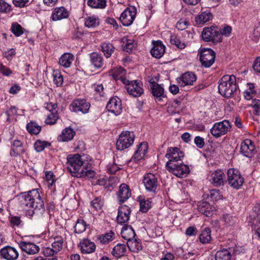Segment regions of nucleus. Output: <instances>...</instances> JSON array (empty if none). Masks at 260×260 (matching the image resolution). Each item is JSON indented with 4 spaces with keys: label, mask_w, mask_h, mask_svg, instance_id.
I'll list each match as a JSON object with an SVG mask.
<instances>
[{
    "label": "nucleus",
    "mask_w": 260,
    "mask_h": 260,
    "mask_svg": "<svg viewBox=\"0 0 260 260\" xmlns=\"http://www.w3.org/2000/svg\"><path fill=\"white\" fill-rule=\"evenodd\" d=\"M90 105L84 99L74 100L70 105V110L74 112H81L86 114L88 112Z\"/></svg>",
    "instance_id": "4468645a"
},
{
    "label": "nucleus",
    "mask_w": 260,
    "mask_h": 260,
    "mask_svg": "<svg viewBox=\"0 0 260 260\" xmlns=\"http://www.w3.org/2000/svg\"><path fill=\"white\" fill-rule=\"evenodd\" d=\"M185 234L189 236H194L198 234V231L194 226H189L186 230Z\"/></svg>",
    "instance_id": "338daca9"
},
{
    "label": "nucleus",
    "mask_w": 260,
    "mask_h": 260,
    "mask_svg": "<svg viewBox=\"0 0 260 260\" xmlns=\"http://www.w3.org/2000/svg\"><path fill=\"white\" fill-rule=\"evenodd\" d=\"M139 199L140 202V210L143 213L147 212L151 208V202L148 199L145 200V199H142L140 200V197H139Z\"/></svg>",
    "instance_id": "49530a36"
},
{
    "label": "nucleus",
    "mask_w": 260,
    "mask_h": 260,
    "mask_svg": "<svg viewBox=\"0 0 260 260\" xmlns=\"http://www.w3.org/2000/svg\"><path fill=\"white\" fill-rule=\"evenodd\" d=\"M194 142L199 148H202L205 145L204 139L200 136L196 137Z\"/></svg>",
    "instance_id": "69168bd1"
},
{
    "label": "nucleus",
    "mask_w": 260,
    "mask_h": 260,
    "mask_svg": "<svg viewBox=\"0 0 260 260\" xmlns=\"http://www.w3.org/2000/svg\"><path fill=\"white\" fill-rule=\"evenodd\" d=\"M88 5L93 8H104L106 6V0H88Z\"/></svg>",
    "instance_id": "79ce46f5"
},
{
    "label": "nucleus",
    "mask_w": 260,
    "mask_h": 260,
    "mask_svg": "<svg viewBox=\"0 0 260 260\" xmlns=\"http://www.w3.org/2000/svg\"><path fill=\"white\" fill-rule=\"evenodd\" d=\"M148 150L147 144L145 142L141 143L138 146L137 150L133 155L132 160L136 162L143 159Z\"/></svg>",
    "instance_id": "b1692460"
},
{
    "label": "nucleus",
    "mask_w": 260,
    "mask_h": 260,
    "mask_svg": "<svg viewBox=\"0 0 260 260\" xmlns=\"http://www.w3.org/2000/svg\"><path fill=\"white\" fill-rule=\"evenodd\" d=\"M166 169L169 172L180 178L186 177L190 172L188 166L185 165L182 160L175 164L172 163L170 166L166 167Z\"/></svg>",
    "instance_id": "20e7f679"
},
{
    "label": "nucleus",
    "mask_w": 260,
    "mask_h": 260,
    "mask_svg": "<svg viewBox=\"0 0 260 260\" xmlns=\"http://www.w3.org/2000/svg\"><path fill=\"white\" fill-rule=\"evenodd\" d=\"M137 14V9L134 6H130L125 9L121 13L120 20L123 26H130L135 20Z\"/></svg>",
    "instance_id": "9d476101"
},
{
    "label": "nucleus",
    "mask_w": 260,
    "mask_h": 260,
    "mask_svg": "<svg viewBox=\"0 0 260 260\" xmlns=\"http://www.w3.org/2000/svg\"><path fill=\"white\" fill-rule=\"evenodd\" d=\"M87 224L86 222L82 219H78L74 226L75 232L77 234H81L86 230Z\"/></svg>",
    "instance_id": "a19ab883"
},
{
    "label": "nucleus",
    "mask_w": 260,
    "mask_h": 260,
    "mask_svg": "<svg viewBox=\"0 0 260 260\" xmlns=\"http://www.w3.org/2000/svg\"><path fill=\"white\" fill-rule=\"evenodd\" d=\"M184 156V153L178 148H168L165 157H167L169 160L167 162L166 167L170 166L172 163L175 164L179 161H181V158H183Z\"/></svg>",
    "instance_id": "9b49d317"
},
{
    "label": "nucleus",
    "mask_w": 260,
    "mask_h": 260,
    "mask_svg": "<svg viewBox=\"0 0 260 260\" xmlns=\"http://www.w3.org/2000/svg\"><path fill=\"white\" fill-rule=\"evenodd\" d=\"M135 135L133 132H123L119 137L116 142L117 149L120 150L125 149L130 147L134 143Z\"/></svg>",
    "instance_id": "423d86ee"
},
{
    "label": "nucleus",
    "mask_w": 260,
    "mask_h": 260,
    "mask_svg": "<svg viewBox=\"0 0 260 260\" xmlns=\"http://www.w3.org/2000/svg\"><path fill=\"white\" fill-rule=\"evenodd\" d=\"M202 39L206 42L216 44L221 41V34L216 28L205 27L202 33Z\"/></svg>",
    "instance_id": "0eeeda50"
},
{
    "label": "nucleus",
    "mask_w": 260,
    "mask_h": 260,
    "mask_svg": "<svg viewBox=\"0 0 260 260\" xmlns=\"http://www.w3.org/2000/svg\"><path fill=\"white\" fill-rule=\"evenodd\" d=\"M0 73L4 76H9L12 73V71L9 68L0 63Z\"/></svg>",
    "instance_id": "0e129e2a"
},
{
    "label": "nucleus",
    "mask_w": 260,
    "mask_h": 260,
    "mask_svg": "<svg viewBox=\"0 0 260 260\" xmlns=\"http://www.w3.org/2000/svg\"><path fill=\"white\" fill-rule=\"evenodd\" d=\"M58 118L57 111L53 112L47 116L45 122L47 124L52 125L55 124Z\"/></svg>",
    "instance_id": "09e8293b"
},
{
    "label": "nucleus",
    "mask_w": 260,
    "mask_h": 260,
    "mask_svg": "<svg viewBox=\"0 0 260 260\" xmlns=\"http://www.w3.org/2000/svg\"><path fill=\"white\" fill-rule=\"evenodd\" d=\"M212 15L209 11L202 12L196 17V21L198 24H203L211 20Z\"/></svg>",
    "instance_id": "f704fd0d"
},
{
    "label": "nucleus",
    "mask_w": 260,
    "mask_h": 260,
    "mask_svg": "<svg viewBox=\"0 0 260 260\" xmlns=\"http://www.w3.org/2000/svg\"><path fill=\"white\" fill-rule=\"evenodd\" d=\"M50 146V143L49 142L46 141H42L40 140L36 141L34 144L35 149L38 152L42 151L45 148H47Z\"/></svg>",
    "instance_id": "37998d69"
},
{
    "label": "nucleus",
    "mask_w": 260,
    "mask_h": 260,
    "mask_svg": "<svg viewBox=\"0 0 260 260\" xmlns=\"http://www.w3.org/2000/svg\"><path fill=\"white\" fill-rule=\"evenodd\" d=\"M22 143L18 140L13 142L12 150L16 155H20L24 153V149L22 148Z\"/></svg>",
    "instance_id": "c03bdc74"
},
{
    "label": "nucleus",
    "mask_w": 260,
    "mask_h": 260,
    "mask_svg": "<svg viewBox=\"0 0 260 260\" xmlns=\"http://www.w3.org/2000/svg\"><path fill=\"white\" fill-rule=\"evenodd\" d=\"M197 80V77L194 73L191 72H187L183 74L181 76L177 79L178 83L181 87L191 85Z\"/></svg>",
    "instance_id": "6ab92c4d"
},
{
    "label": "nucleus",
    "mask_w": 260,
    "mask_h": 260,
    "mask_svg": "<svg viewBox=\"0 0 260 260\" xmlns=\"http://www.w3.org/2000/svg\"><path fill=\"white\" fill-rule=\"evenodd\" d=\"M22 205L27 207L39 208L41 212L44 211V204L37 189H32L27 192L21 193L19 196Z\"/></svg>",
    "instance_id": "f03ea898"
},
{
    "label": "nucleus",
    "mask_w": 260,
    "mask_h": 260,
    "mask_svg": "<svg viewBox=\"0 0 260 260\" xmlns=\"http://www.w3.org/2000/svg\"><path fill=\"white\" fill-rule=\"evenodd\" d=\"M188 24V22L185 19H180L176 24V28L179 30L185 29Z\"/></svg>",
    "instance_id": "680f3d73"
},
{
    "label": "nucleus",
    "mask_w": 260,
    "mask_h": 260,
    "mask_svg": "<svg viewBox=\"0 0 260 260\" xmlns=\"http://www.w3.org/2000/svg\"><path fill=\"white\" fill-rule=\"evenodd\" d=\"M11 31L16 37H19L23 33L22 26L17 23H15L12 24L11 27Z\"/></svg>",
    "instance_id": "603ef678"
},
{
    "label": "nucleus",
    "mask_w": 260,
    "mask_h": 260,
    "mask_svg": "<svg viewBox=\"0 0 260 260\" xmlns=\"http://www.w3.org/2000/svg\"><path fill=\"white\" fill-rule=\"evenodd\" d=\"M225 175L221 170H216L211 175L210 181L215 186L223 185L225 182Z\"/></svg>",
    "instance_id": "412c9836"
},
{
    "label": "nucleus",
    "mask_w": 260,
    "mask_h": 260,
    "mask_svg": "<svg viewBox=\"0 0 260 260\" xmlns=\"http://www.w3.org/2000/svg\"><path fill=\"white\" fill-rule=\"evenodd\" d=\"M218 91L223 96L231 98L237 90L236 78L234 75L223 76L218 82Z\"/></svg>",
    "instance_id": "7ed1b4c3"
},
{
    "label": "nucleus",
    "mask_w": 260,
    "mask_h": 260,
    "mask_svg": "<svg viewBox=\"0 0 260 260\" xmlns=\"http://www.w3.org/2000/svg\"><path fill=\"white\" fill-rule=\"evenodd\" d=\"M251 106L253 108V113L255 115H260V100L254 99L252 100Z\"/></svg>",
    "instance_id": "5fc2aeb1"
},
{
    "label": "nucleus",
    "mask_w": 260,
    "mask_h": 260,
    "mask_svg": "<svg viewBox=\"0 0 260 260\" xmlns=\"http://www.w3.org/2000/svg\"><path fill=\"white\" fill-rule=\"evenodd\" d=\"M19 245L22 251L29 254H36L40 250L39 247L32 243L21 241Z\"/></svg>",
    "instance_id": "393cba45"
},
{
    "label": "nucleus",
    "mask_w": 260,
    "mask_h": 260,
    "mask_svg": "<svg viewBox=\"0 0 260 260\" xmlns=\"http://www.w3.org/2000/svg\"><path fill=\"white\" fill-rule=\"evenodd\" d=\"M211 231L209 228H205L200 235L199 239L201 243L206 244L209 243L211 239Z\"/></svg>",
    "instance_id": "ea45409f"
},
{
    "label": "nucleus",
    "mask_w": 260,
    "mask_h": 260,
    "mask_svg": "<svg viewBox=\"0 0 260 260\" xmlns=\"http://www.w3.org/2000/svg\"><path fill=\"white\" fill-rule=\"evenodd\" d=\"M198 210L205 216H210L214 211V208L212 207L207 202L201 201L198 204Z\"/></svg>",
    "instance_id": "cd10ccee"
},
{
    "label": "nucleus",
    "mask_w": 260,
    "mask_h": 260,
    "mask_svg": "<svg viewBox=\"0 0 260 260\" xmlns=\"http://www.w3.org/2000/svg\"><path fill=\"white\" fill-rule=\"evenodd\" d=\"M11 6L3 0H0V12L7 13L10 11Z\"/></svg>",
    "instance_id": "bf43d9fd"
},
{
    "label": "nucleus",
    "mask_w": 260,
    "mask_h": 260,
    "mask_svg": "<svg viewBox=\"0 0 260 260\" xmlns=\"http://www.w3.org/2000/svg\"><path fill=\"white\" fill-rule=\"evenodd\" d=\"M143 182L147 191L156 193L158 190L159 182L157 178L152 173L146 174L144 176Z\"/></svg>",
    "instance_id": "1a4fd4ad"
},
{
    "label": "nucleus",
    "mask_w": 260,
    "mask_h": 260,
    "mask_svg": "<svg viewBox=\"0 0 260 260\" xmlns=\"http://www.w3.org/2000/svg\"><path fill=\"white\" fill-rule=\"evenodd\" d=\"M215 53L211 49H204L200 52V60L206 68L211 67L215 61Z\"/></svg>",
    "instance_id": "f8f14e48"
},
{
    "label": "nucleus",
    "mask_w": 260,
    "mask_h": 260,
    "mask_svg": "<svg viewBox=\"0 0 260 260\" xmlns=\"http://www.w3.org/2000/svg\"><path fill=\"white\" fill-rule=\"evenodd\" d=\"M170 43L172 45H175L176 47L180 49H183L185 47L184 44L182 43L180 40L175 36H171Z\"/></svg>",
    "instance_id": "864d4df0"
},
{
    "label": "nucleus",
    "mask_w": 260,
    "mask_h": 260,
    "mask_svg": "<svg viewBox=\"0 0 260 260\" xmlns=\"http://www.w3.org/2000/svg\"><path fill=\"white\" fill-rule=\"evenodd\" d=\"M91 63L97 69L102 68L104 64V59L102 54L93 52L89 54Z\"/></svg>",
    "instance_id": "473e14b6"
},
{
    "label": "nucleus",
    "mask_w": 260,
    "mask_h": 260,
    "mask_svg": "<svg viewBox=\"0 0 260 260\" xmlns=\"http://www.w3.org/2000/svg\"><path fill=\"white\" fill-rule=\"evenodd\" d=\"M229 184L233 188L238 189L243 184L244 179L239 171L235 169H230L227 172Z\"/></svg>",
    "instance_id": "39448f33"
},
{
    "label": "nucleus",
    "mask_w": 260,
    "mask_h": 260,
    "mask_svg": "<svg viewBox=\"0 0 260 260\" xmlns=\"http://www.w3.org/2000/svg\"><path fill=\"white\" fill-rule=\"evenodd\" d=\"M223 220L229 226L233 225L235 222V219L230 214H226L223 216Z\"/></svg>",
    "instance_id": "e2e57ef3"
},
{
    "label": "nucleus",
    "mask_w": 260,
    "mask_h": 260,
    "mask_svg": "<svg viewBox=\"0 0 260 260\" xmlns=\"http://www.w3.org/2000/svg\"><path fill=\"white\" fill-rule=\"evenodd\" d=\"M74 59V55L71 53H64L59 59V63L64 68L71 66Z\"/></svg>",
    "instance_id": "c9c22d12"
},
{
    "label": "nucleus",
    "mask_w": 260,
    "mask_h": 260,
    "mask_svg": "<svg viewBox=\"0 0 260 260\" xmlns=\"http://www.w3.org/2000/svg\"><path fill=\"white\" fill-rule=\"evenodd\" d=\"M236 254L235 249L223 248L216 253L215 260H230L233 255Z\"/></svg>",
    "instance_id": "5701e85b"
},
{
    "label": "nucleus",
    "mask_w": 260,
    "mask_h": 260,
    "mask_svg": "<svg viewBox=\"0 0 260 260\" xmlns=\"http://www.w3.org/2000/svg\"><path fill=\"white\" fill-rule=\"evenodd\" d=\"M131 210L130 208L126 205H122L119 207L117 221L119 224H123L127 222L129 219V215Z\"/></svg>",
    "instance_id": "a211bd4d"
},
{
    "label": "nucleus",
    "mask_w": 260,
    "mask_h": 260,
    "mask_svg": "<svg viewBox=\"0 0 260 260\" xmlns=\"http://www.w3.org/2000/svg\"><path fill=\"white\" fill-rule=\"evenodd\" d=\"M121 235L123 239L127 241L133 240L136 236V233L132 226L127 224L122 228Z\"/></svg>",
    "instance_id": "2f4dec72"
},
{
    "label": "nucleus",
    "mask_w": 260,
    "mask_h": 260,
    "mask_svg": "<svg viewBox=\"0 0 260 260\" xmlns=\"http://www.w3.org/2000/svg\"><path fill=\"white\" fill-rule=\"evenodd\" d=\"M151 93L156 102H160L166 96L164 93V89L160 85L155 82L153 79L149 80Z\"/></svg>",
    "instance_id": "2eb2a0df"
},
{
    "label": "nucleus",
    "mask_w": 260,
    "mask_h": 260,
    "mask_svg": "<svg viewBox=\"0 0 260 260\" xmlns=\"http://www.w3.org/2000/svg\"><path fill=\"white\" fill-rule=\"evenodd\" d=\"M126 251V246L124 244H117L113 249L112 253L116 258H120Z\"/></svg>",
    "instance_id": "e433bc0d"
},
{
    "label": "nucleus",
    "mask_w": 260,
    "mask_h": 260,
    "mask_svg": "<svg viewBox=\"0 0 260 260\" xmlns=\"http://www.w3.org/2000/svg\"><path fill=\"white\" fill-rule=\"evenodd\" d=\"M103 205V200L101 198H96L91 202V206L97 211L101 210Z\"/></svg>",
    "instance_id": "3c124183"
},
{
    "label": "nucleus",
    "mask_w": 260,
    "mask_h": 260,
    "mask_svg": "<svg viewBox=\"0 0 260 260\" xmlns=\"http://www.w3.org/2000/svg\"><path fill=\"white\" fill-rule=\"evenodd\" d=\"M117 196L120 204L125 202L131 196V191L129 186L126 184H121Z\"/></svg>",
    "instance_id": "4be33fe9"
},
{
    "label": "nucleus",
    "mask_w": 260,
    "mask_h": 260,
    "mask_svg": "<svg viewBox=\"0 0 260 260\" xmlns=\"http://www.w3.org/2000/svg\"><path fill=\"white\" fill-rule=\"evenodd\" d=\"M120 168L114 162L107 166V171L111 174H114Z\"/></svg>",
    "instance_id": "052dcab7"
},
{
    "label": "nucleus",
    "mask_w": 260,
    "mask_h": 260,
    "mask_svg": "<svg viewBox=\"0 0 260 260\" xmlns=\"http://www.w3.org/2000/svg\"><path fill=\"white\" fill-rule=\"evenodd\" d=\"M69 16V12L63 7L56 8L53 11L51 18L53 21H57L67 18Z\"/></svg>",
    "instance_id": "c756f323"
},
{
    "label": "nucleus",
    "mask_w": 260,
    "mask_h": 260,
    "mask_svg": "<svg viewBox=\"0 0 260 260\" xmlns=\"http://www.w3.org/2000/svg\"><path fill=\"white\" fill-rule=\"evenodd\" d=\"M106 108L115 115H119L122 111L121 100L117 96L112 98L108 103Z\"/></svg>",
    "instance_id": "f3484780"
},
{
    "label": "nucleus",
    "mask_w": 260,
    "mask_h": 260,
    "mask_svg": "<svg viewBox=\"0 0 260 260\" xmlns=\"http://www.w3.org/2000/svg\"><path fill=\"white\" fill-rule=\"evenodd\" d=\"M231 128V124L230 121L228 120H224L214 123L210 129V132L216 138H219L226 134Z\"/></svg>",
    "instance_id": "6e6552de"
},
{
    "label": "nucleus",
    "mask_w": 260,
    "mask_h": 260,
    "mask_svg": "<svg viewBox=\"0 0 260 260\" xmlns=\"http://www.w3.org/2000/svg\"><path fill=\"white\" fill-rule=\"evenodd\" d=\"M63 238L60 236H56L54 238V241L52 244V248L56 253L62 248Z\"/></svg>",
    "instance_id": "a18cd8bd"
},
{
    "label": "nucleus",
    "mask_w": 260,
    "mask_h": 260,
    "mask_svg": "<svg viewBox=\"0 0 260 260\" xmlns=\"http://www.w3.org/2000/svg\"><path fill=\"white\" fill-rule=\"evenodd\" d=\"M126 89L127 92L134 97L140 96L144 92L143 84L142 82L138 80H134L127 82Z\"/></svg>",
    "instance_id": "ddd939ff"
},
{
    "label": "nucleus",
    "mask_w": 260,
    "mask_h": 260,
    "mask_svg": "<svg viewBox=\"0 0 260 260\" xmlns=\"http://www.w3.org/2000/svg\"><path fill=\"white\" fill-rule=\"evenodd\" d=\"M125 73V71L120 67L114 68L110 72V75L115 80H120L124 84H126L127 82H128V80L124 77Z\"/></svg>",
    "instance_id": "bb28decb"
},
{
    "label": "nucleus",
    "mask_w": 260,
    "mask_h": 260,
    "mask_svg": "<svg viewBox=\"0 0 260 260\" xmlns=\"http://www.w3.org/2000/svg\"><path fill=\"white\" fill-rule=\"evenodd\" d=\"M102 50L106 57L109 58L114 51V47L109 42H104L101 44Z\"/></svg>",
    "instance_id": "4c0bfd02"
},
{
    "label": "nucleus",
    "mask_w": 260,
    "mask_h": 260,
    "mask_svg": "<svg viewBox=\"0 0 260 260\" xmlns=\"http://www.w3.org/2000/svg\"><path fill=\"white\" fill-rule=\"evenodd\" d=\"M75 135V132L72 128L67 127L62 130L57 139L59 142H68L73 139Z\"/></svg>",
    "instance_id": "72a5a7b5"
},
{
    "label": "nucleus",
    "mask_w": 260,
    "mask_h": 260,
    "mask_svg": "<svg viewBox=\"0 0 260 260\" xmlns=\"http://www.w3.org/2000/svg\"><path fill=\"white\" fill-rule=\"evenodd\" d=\"M165 52V46L161 41H157L153 43V47L151 50V54L152 56L160 58Z\"/></svg>",
    "instance_id": "a878e982"
},
{
    "label": "nucleus",
    "mask_w": 260,
    "mask_h": 260,
    "mask_svg": "<svg viewBox=\"0 0 260 260\" xmlns=\"http://www.w3.org/2000/svg\"><path fill=\"white\" fill-rule=\"evenodd\" d=\"M67 162L69 164L68 169L72 176L77 178H92L95 172L87 167H83L80 170L81 167L84 166V162L79 154H70L67 157Z\"/></svg>",
    "instance_id": "f257e3e1"
},
{
    "label": "nucleus",
    "mask_w": 260,
    "mask_h": 260,
    "mask_svg": "<svg viewBox=\"0 0 260 260\" xmlns=\"http://www.w3.org/2000/svg\"><path fill=\"white\" fill-rule=\"evenodd\" d=\"M31 209H28L26 211V215L30 218L32 217V216L35 214L37 215H41L42 219V221H47L48 219V214L46 212L45 209L44 208V211L41 212L39 208H36L35 206H33V207H30Z\"/></svg>",
    "instance_id": "7c9ffc66"
},
{
    "label": "nucleus",
    "mask_w": 260,
    "mask_h": 260,
    "mask_svg": "<svg viewBox=\"0 0 260 260\" xmlns=\"http://www.w3.org/2000/svg\"><path fill=\"white\" fill-rule=\"evenodd\" d=\"M81 250L83 253H90L95 249V245L87 239H84L80 242Z\"/></svg>",
    "instance_id": "c85d7f7f"
},
{
    "label": "nucleus",
    "mask_w": 260,
    "mask_h": 260,
    "mask_svg": "<svg viewBox=\"0 0 260 260\" xmlns=\"http://www.w3.org/2000/svg\"><path fill=\"white\" fill-rule=\"evenodd\" d=\"M253 68L255 72L260 73V56L255 60L253 64Z\"/></svg>",
    "instance_id": "774afa93"
},
{
    "label": "nucleus",
    "mask_w": 260,
    "mask_h": 260,
    "mask_svg": "<svg viewBox=\"0 0 260 260\" xmlns=\"http://www.w3.org/2000/svg\"><path fill=\"white\" fill-rule=\"evenodd\" d=\"M9 221L10 225L12 226H20L22 223V220L20 219V217L19 216H11L9 217Z\"/></svg>",
    "instance_id": "4d7b16f0"
},
{
    "label": "nucleus",
    "mask_w": 260,
    "mask_h": 260,
    "mask_svg": "<svg viewBox=\"0 0 260 260\" xmlns=\"http://www.w3.org/2000/svg\"><path fill=\"white\" fill-rule=\"evenodd\" d=\"M114 235V233L113 232L110 231L109 233L100 235L98 239L101 243L105 244L109 242L112 240Z\"/></svg>",
    "instance_id": "de8ad7c7"
},
{
    "label": "nucleus",
    "mask_w": 260,
    "mask_h": 260,
    "mask_svg": "<svg viewBox=\"0 0 260 260\" xmlns=\"http://www.w3.org/2000/svg\"><path fill=\"white\" fill-rule=\"evenodd\" d=\"M26 129L31 135H38L41 130V126L36 122L30 121L26 125Z\"/></svg>",
    "instance_id": "58836bf2"
},
{
    "label": "nucleus",
    "mask_w": 260,
    "mask_h": 260,
    "mask_svg": "<svg viewBox=\"0 0 260 260\" xmlns=\"http://www.w3.org/2000/svg\"><path fill=\"white\" fill-rule=\"evenodd\" d=\"M53 82L58 87L60 86L63 83V76L60 73H55L53 75Z\"/></svg>",
    "instance_id": "6e6d98bb"
},
{
    "label": "nucleus",
    "mask_w": 260,
    "mask_h": 260,
    "mask_svg": "<svg viewBox=\"0 0 260 260\" xmlns=\"http://www.w3.org/2000/svg\"><path fill=\"white\" fill-rule=\"evenodd\" d=\"M99 24V21L94 17H88L85 21V25L88 27H94Z\"/></svg>",
    "instance_id": "8fccbe9b"
},
{
    "label": "nucleus",
    "mask_w": 260,
    "mask_h": 260,
    "mask_svg": "<svg viewBox=\"0 0 260 260\" xmlns=\"http://www.w3.org/2000/svg\"><path fill=\"white\" fill-rule=\"evenodd\" d=\"M210 197L213 201H217L221 199L222 196L218 189H212L210 192Z\"/></svg>",
    "instance_id": "13d9d810"
},
{
    "label": "nucleus",
    "mask_w": 260,
    "mask_h": 260,
    "mask_svg": "<svg viewBox=\"0 0 260 260\" xmlns=\"http://www.w3.org/2000/svg\"><path fill=\"white\" fill-rule=\"evenodd\" d=\"M240 152L246 157H252L255 153L253 142L248 139L242 141L240 146Z\"/></svg>",
    "instance_id": "dca6fc26"
},
{
    "label": "nucleus",
    "mask_w": 260,
    "mask_h": 260,
    "mask_svg": "<svg viewBox=\"0 0 260 260\" xmlns=\"http://www.w3.org/2000/svg\"><path fill=\"white\" fill-rule=\"evenodd\" d=\"M2 256L6 260H16L18 256L16 249L11 246H6L1 250Z\"/></svg>",
    "instance_id": "aec40b11"
}]
</instances>
